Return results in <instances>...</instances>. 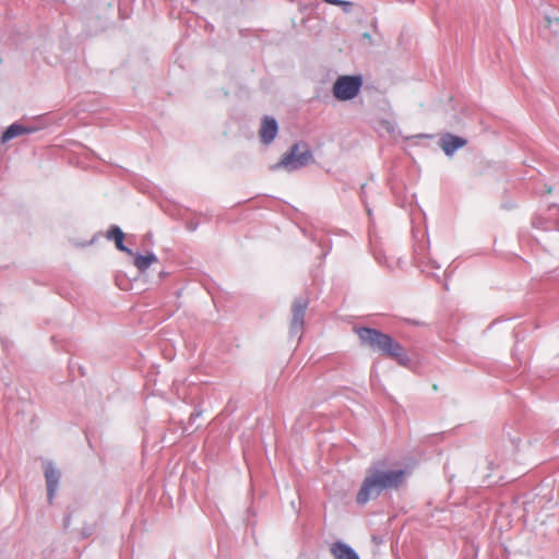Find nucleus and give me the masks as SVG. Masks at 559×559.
<instances>
[{"label": "nucleus", "instance_id": "1", "mask_svg": "<svg viewBox=\"0 0 559 559\" xmlns=\"http://www.w3.org/2000/svg\"><path fill=\"white\" fill-rule=\"evenodd\" d=\"M406 472L403 469H384L382 463H378L368 469L356 501L366 504L369 500L378 498L382 491L397 489L405 480Z\"/></svg>", "mask_w": 559, "mask_h": 559}, {"label": "nucleus", "instance_id": "2", "mask_svg": "<svg viewBox=\"0 0 559 559\" xmlns=\"http://www.w3.org/2000/svg\"><path fill=\"white\" fill-rule=\"evenodd\" d=\"M357 334L365 345L371 347L372 349H378L383 355L395 359L402 366L407 365L408 357L404 348L390 335L369 328L358 329Z\"/></svg>", "mask_w": 559, "mask_h": 559}, {"label": "nucleus", "instance_id": "3", "mask_svg": "<svg viewBox=\"0 0 559 559\" xmlns=\"http://www.w3.org/2000/svg\"><path fill=\"white\" fill-rule=\"evenodd\" d=\"M312 160V154L307 144H294L289 152L285 153L281 160L273 166V169L284 168L295 170L307 166Z\"/></svg>", "mask_w": 559, "mask_h": 559}, {"label": "nucleus", "instance_id": "4", "mask_svg": "<svg viewBox=\"0 0 559 559\" xmlns=\"http://www.w3.org/2000/svg\"><path fill=\"white\" fill-rule=\"evenodd\" d=\"M361 84L360 76L342 75L333 85V95L338 100L353 99L359 93Z\"/></svg>", "mask_w": 559, "mask_h": 559}, {"label": "nucleus", "instance_id": "5", "mask_svg": "<svg viewBox=\"0 0 559 559\" xmlns=\"http://www.w3.org/2000/svg\"><path fill=\"white\" fill-rule=\"evenodd\" d=\"M45 478L48 500L49 502H52L60 479V472L52 464H47L45 466Z\"/></svg>", "mask_w": 559, "mask_h": 559}, {"label": "nucleus", "instance_id": "6", "mask_svg": "<svg viewBox=\"0 0 559 559\" xmlns=\"http://www.w3.org/2000/svg\"><path fill=\"white\" fill-rule=\"evenodd\" d=\"M277 122L274 118L265 117L262 120L261 128L259 130V135L261 141L264 144H270L277 134Z\"/></svg>", "mask_w": 559, "mask_h": 559}, {"label": "nucleus", "instance_id": "7", "mask_svg": "<svg viewBox=\"0 0 559 559\" xmlns=\"http://www.w3.org/2000/svg\"><path fill=\"white\" fill-rule=\"evenodd\" d=\"M307 309V304L304 301H295L293 305V318L290 322V329L296 334L298 333L304 324V317Z\"/></svg>", "mask_w": 559, "mask_h": 559}, {"label": "nucleus", "instance_id": "8", "mask_svg": "<svg viewBox=\"0 0 559 559\" xmlns=\"http://www.w3.org/2000/svg\"><path fill=\"white\" fill-rule=\"evenodd\" d=\"M466 141L460 136L447 133L441 138V148L447 155H452L456 150L465 146Z\"/></svg>", "mask_w": 559, "mask_h": 559}, {"label": "nucleus", "instance_id": "9", "mask_svg": "<svg viewBox=\"0 0 559 559\" xmlns=\"http://www.w3.org/2000/svg\"><path fill=\"white\" fill-rule=\"evenodd\" d=\"M330 550L335 559H359L358 555L342 542L333 543Z\"/></svg>", "mask_w": 559, "mask_h": 559}, {"label": "nucleus", "instance_id": "10", "mask_svg": "<svg viewBox=\"0 0 559 559\" xmlns=\"http://www.w3.org/2000/svg\"><path fill=\"white\" fill-rule=\"evenodd\" d=\"M107 238L112 240L116 248L122 252L133 255V252L123 245L124 234L118 226H111L107 231Z\"/></svg>", "mask_w": 559, "mask_h": 559}, {"label": "nucleus", "instance_id": "11", "mask_svg": "<svg viewBox=\"0 0 559 559\" xmlns=\"http://www.w3.org/2000/svg\"><path fill=\"white\" fill-rule=\"evenodd\" d=\"M158 262L157 257L154 253L136 254L134 255L133 264L140 272H145L151 265Z\"/></svg>", "mask_w": 559, "mask_h": 559}, {"label": "nucleus", "instance_id": "12", "mask_svg": "<svg viewBox=\"0 0 559 559\" xmlns=\"http://www.w3.org/2000/svg\"><path fill=\"white\" fill-rule=\"evenodd\" d=\"M31 132L29 129L24 128L21 124L13 123L11 124L2 134V142H8L19 135H22L24 133Z\"/></svg>", "mask_w": 559, "mask_h": 559}, {"label": "nucleus", "instance_id": "13", "mask_svg": "<svg viewBox=\"0 0 559 559\" xmlns=\"http://www.w3.org/2000/svg\"><path fill=\"white\" fill-rule=\"evenodd\" d=\"M336 5L343 8L345 12H348L353 3L349 1L340 0Z\"/></svg>", "mask_w": 559, "mask_h": 559}, {"label": "nucleus", "instance_id": "14", "mask_svg": "<svg viewBox=\"0 0 559 559\" xmlns=\"http://www.w3.org/2000/svg\"><path fill=\"white\" fill-rule=\"evenodd\" d=\"M326 3L336 5L340 0H323Z\"/></svg>", "mask_w": 559, "mask_h": 559}]
</instances>
